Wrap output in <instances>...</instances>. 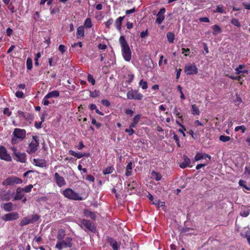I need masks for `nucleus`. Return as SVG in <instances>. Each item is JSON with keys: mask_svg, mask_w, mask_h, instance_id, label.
<instances>
[{"mask_svg": "<svg viewBox=\"0 0 250 250\" xmlns=\"http://www.w3.org/2000/svg\"><path fill=\"white\" fill-rule=\"evenodd\" d=\"M119 41L124 59L127 62L130 61L131 59V52L125 37L124 36H121Z\"/></svg>", "mask_w": 250, "mask_h": 250, "instance_id": "nucleus-1", "label": "nucleus"}, {"mask_svg": "<svg viewBox=\"0 0 250 250\" xmlns=\"http://www.w3.org/2000/svg\"><path fill=\"white\" fill-rule=\"evenodd\" d=\"M80 223L79 226L85 231H86V229H87L94 233L96 232V228L92 221L87 219H82L80 220Z\"/></svg>", "mask_w": 250, "mask_h": 250, "instance_id": "nucleus-2", "label": "nucleus"}, {"mask_svg": "<svg viewBox=\"0 0 250 250\" xmlns=\"http://www.w3.org/2000/svg\"><path fill=\"white\" fill-rule=\"evenodd\" d=\"M63 196L70 200L75 201L83 200V198L70 188H67L63 191Z\"/></svg>", "mask_w": 250, "mask_h": 250, "instance_id": "nucleus-3", "label": "nucleus"}, {"mask_svg": "<svg viewBox=\"0 0 250 250\" xmlns=\"http://www.w3.org/2000/svg\"><path fill=\"white\" fill-rule=\"evenodd\" d=\"M72 239L71 237H67L65 240H61L58 241L56 244V248L59 250H62L63 248H71Z\"/></svg>", "mask_w": 250, "mask_h": 250, "instance_id": "nucleus-4", "label": "nucleus"}, {"mask_svg": "<svg viewBox=\"0 0 250 250\" xmlns=\"http://www.w3.org/2000/svg\"><path fill=\"white\" fill-rule=\"evenodd\" d=\"M33 141L29 144L27 152L30 154L35 153L39 146V138L37 136H32Z\"/></svg>", "mask_w": 250, "mask_h": 250, "instance_id": "nucleus-5", "label": "nucleus"}, {"mask_svg": "<svg viewBox=\"0 0 250 250\" xmlns=\"http://www.w3.org/2000/svg\"><path fill=\"white\" fill-rule=\"evenodd\" d=\"M22 180L20 178L14 176H11L5 179L2 183L3 186H13L15 184H21Z\"/></svg>", "mask_w": 250, "mask_h": 250, "instance_id": "nucleus-6", "label": "nucleus"}, {"mask_svg": "<svg viewBox=\"0 0 250 250\" xmlns=\"http://www.w3.org/2000/svg\"><path fill=\"white\" fill-rule=\"evenodd\" d=\"M126 97L129 100H141L144 96L142 93L139 92L138 90H133L132 88H131L127 92Z\"/></svg>", "mask_w": 250, "mask_h": 250, "instance_id": "nucleus-7", "label": "nucleus"}, {"mask_svg": "<svg viewBox=\"0 0 250 250\" xmlns=\"http://www.w3.org/2000/svg\"><path fill=\"white\" fill-rule=\"evenodd\" d=\"M40 218L38 214H33L31 217H24L20 222V226L22 227L29 224H33L37 222Z\"/></svg>", "mask_w": 250, "mask_h": 250, "instance_id": "nucleus-8", "label": "nucleus"}, {"mask_svg": "<svg viewBox=\"0 0 250 250\" xmlns=\"http://www.w3.org/2000/svg\"><path fill=\"white\" fill-rule=\"evenodd\" d=\"M184 72L187 75H195L198 73V69L195 64L189 63L185 66Z\"/></svg>", "mask_w": 250, "mask_h": 250, "instance_id": "nucleus-9", "label": "nucleus"}, {"mask_svg": "<svg viewBox=\"0 0 250 250\" xmlns=\"http://www.w3.org/2000/svg\"><path fill=\"white\" fill-rule=\"evenodd\" d=\"M0 159L7 162L12 161V158L6 148L3 146H0Z\"/></svg>", "mask_w": 250, "mask_h": 250, "instance_id": "nucleus-10", "label": "nucleus"}, {"mask_svg": "<svg viewBox=\"0 0 250 250\" xmlns=\"http://www.w3.org/2000/svg\"><path fill=\"white\" fill-rule=\"evenodd\" d=\"M19 218V213L17 212H13L5 214L3 216H2V219L4 221H10L17 220Z\"/></svg>", "mask_w": 250, "mask_h": 250, "instance_id": "nucleus-11", "label": "nucleus"}, {"mask_svg": "<svg viewBox=\"0 0 250 250\" xmlns=\"http://www.w3.org/2000/svg\"><path fill=\"white\" fill-rule=\"evenodd\" d=\"M13 134L16 138L23 140L25 137L26 131L23 129L16 128L14 129Z\"/></svg>", "mask_w": 250, "mask_h": 250, "instance_id": "nucleus-12", "label": "nucleus"}, {"mask_svg": "<svg viewBox=\"0 0 250 250\" xmlns=\"http://www.w3.org/2000/svg\"><path fill=\"white\" fill-rule=\"evenodd\" d=\"M54 179L56 184L59 187H62L66 185V182L63 177L60 176L58 173L54 174Z\"/></svg>", "mask_w": 250, "mask_h": 250, "instance_id": "nucleus-13", "label": "nucleus"}, {"mask_svg": "<svg viewBox=\"0 0 250 250\" xmlns=\"http://www.w3.org/2000/svg\"><path fill=\"white\" fill-rule=\"evenodd\" d=\"M166 13V9L164 7H163L160 9L158 14L156 15L157 18L156 20V22L158 24H160L162 23L163 21L165 19V13Z\"/></svg>", "mask_w": 250, "mask_h": 250, "instance_id": "nucleus-14", "label": "nucleus"}, {"mask_svg": "<svg viewBox=\"0 0 250 250\" xmlns=\"http://www.w3.org/2000/svg\"><path fill=\"white\" fill-rule=\"evenodd\" d=\"M182 160L183 161L179 164V167L181 168L184 169L187 167H190V164L191 161L188 157L185 155H184L182 157Z\"/></svg>", "mask_w": 250, "mask_h": 250, "instance_id": "nucleus-15", "label": "nucleus"}, {"mask_svg": "<svg viewBox=\"0 0 250 250\" xmlns=\"http://www.w3.org/2000/svg\"><path fill=\"white\" fill-rule=\"evenodd\" d=\"M14 155L16 157L15 160L21 163H25L26 160V155L25 153L15 152Z\"/></svg>", "mask_w": 250, "mask_h": 250, "instance_id": "nucleus-16", "label": "nucleus"}, {"mask_svg": "<svg viewBox=\"0 0 250 250\" xmlns=\"http://www.w3.org/2000/svg\"><path fill=\"white\" fill-rule=\"evenodd\" d=\"M107 242L113 250H118L120 247V244H119L116 240L111 237H108Z\"/></svg>", "mask_w": 250, "mask_h": 250, "instance_id": "nucleus-17", "label": "nucleus"}, {"mask_svg": "<svg viewBox=\"0 0 250 250\" xmlns=\"http://www.w3.org/2000/svg\"><path fill=\"white\" fill-rule=\"evenodd\" d=\"M33 164L37 167H44L47 166V162L44 159H34Z\"/></svg>", "mask_w": 250, "mask_h": 250, "instance_id": "nucleus-18", "label": "nucleus"}, {"mask_svg": "<svg viewBox=\"0 0 250 250\" xmlns=\"http://www.w3.org/2000/svg\"><path fill=\"white\" fill-rule=\"evenodd\" d=\"M24 196V192L21 188L18 187L16 189V195L14 197V200H20L22 199Z\"/></svg>", "mask_w": 250, "mask_h": 250, "instance_id": "nucleus-19", "label": "nucleus"}, {"mask_svg": "<svg viewBox=\"0 0 250 250\" xmlns=\"http://www.w3.org/2000/svg\"><path fill=\"white\" fill-rule=\"evenodd\" d=\"M68 153L75 157H76L78 159H80L84 156L85 157H88L90 155V154L89 153H82L81 152H76L72 150H69L68 151Z\"/></svg>", "mask_w": 250, "mask_h": 250, "instance_id": "nucleus-20", "label": "nucleus"}, {"mask_svg": "<svg viewBox=\"0 0 250 250\" xmlns=\"http://www.w3.org/2000/svg\"><path fill=\"white\" fill-rule=\"evenodd\" d=\"M208 158L210 159L211 156L210 155L203 153H197L195 156L194 159L195 161H198L202 159H205L206 158Z\"/></svg>", "mask_w": 250, "mask_h": 250, "instance_id": "nucleus-21", "label": "nucleus"}, {"mask_svg": "<svg viewBox=\"0 0 250 250\" xmlns=\"http://www.w3.org/2000/svg\"><path fill=\"white\" fill-rule=\"evenodd\" d=\"M84 216L87 218H89L93 220H95L96 216L95 213L88 209H85L83 210Z\"/></svg>", "mask_w": 250, "mask_h": 250, "instance_id": "nucleus-22", "label": "nucleus"}, {"mask_svg": "<svg viewBox=\"0 0 250 250\" xmlns=\"http://www.w3.org/2000/svg\"><path fill=\"white\" fill-rule=\"evenodd\" d=\"M124 18V16L119 17L115 21L114 26L119 31H121L122 29V21Z\"/></svg>", "mask_w": 250, "mask_h": 250, "instance_id": "nucleus-23", "label": "nucleus"}, {"mask_svg": "<svg viewBox=\"0 0 250 250\" xmlns=\"http://www.w3.org/2000/svg\"><path fill=\"white\" fill-rule=\"evenodd\" d=\"M0 198L4 201L10 200V191L2 190L0 192Z\"/></svg>", "mask_w": 250, "mask_h": 250, "instance_id": "nucleus-24", "label": "nucleus"}, {"mask_svg": "<svg viewBox=\"0 0 250 250\" xmlns=\"http://www.w3.org/2000/svg\"><path fill=\"white\" fill-rule=\"evenodd\" d=\"M84 28L82 26H79L77 30L76 36L78 39H80L84 36Z\"/></svg>", "mask_w": 250, "mask_h": 250, "instance_id": "nucleus-25", "label": "nucleus"}, {"mask_svg": "<svg viewBox=\"0 0 250 250\" xmlns=\"http://www.w3.org/2000/svg\"><path fill=\"white\" fill-rule=\"evenodd\" d=\"M60 96V92L58 90H54L48 93L46 95V98H51L53 97H58Z\"/></svg>", "mask_w": 250, "mask_h": 250, "instance_id": "nucleus-26", "label": "nucleus"}, {"mask_svg": "<svg viewBox=\"0 0 250 250\" xmlns=\"http://www.w3.org/2000/svg\"><path fill=\"white\" fill-rule=\"evenodd\" d=\"M65 235V231L63 229H59L57 235V238L58 241L63 240V238Z\"/></svg>", "mask_w": 250, "mask_h": 250, "instance_id": "nucleus-27", "label": "nucleus"}, {"mask_svg": "<svg viewBox=\"0 0 250 250\" xmlns=\"http://www.w3.org/2000/svg\"><path fill=\"white\" fill-rule=\"evenodd\" d=\"M211 28L213 30L212 34L213 35H216L222 32V29L217 24L214 25Z\"/></svg>", "mask_w": 250, "mask_h": 250, "instance_id": "nucleus-28", "label": "nucleus"}, {"mask_svg": "<svg viewBox=\"0 0 250 250\" xmlns=\"http://www.w3.org/2000/svg\"><path fill=\"white\" fill-rule=\"evenodd\" d=\"M13 205L11 202L4 203L3 205V208L6 211H11L13 210Z\"/></svg>", "mask_w": 250, "mask_h": 250, "instance_id": "nucleus-29", "label": "nucleus"}, {"mask_svg": "<svg viewBox=\"0 0 250 250\" xmlns=\"http://www.w3.org/2000/svg\"><path fill=\"white\" fill-rule=\"evenodd\" d=\"M132 163L130 162L126 167L125 175L127 177L130 176L132 173Z\"/></svg>", "mask_w": 250, "mask_h": 250, "instance_id": "nucleus-30", "label": "nucleus"}, {"mask_svg": "<svg viewBox=\"0 0 250 250\" xmlns=\"http://www.w3.org/2000/svg\"><path fill=\"white\" fill-rule=\"evenodd\" d=\"M191 114L193 115H199L200 114L199 109L196 104H192L191 105Z\"/></svg>", "mask_w": 250, "mask_h": 250, "instance_id": "nucleus-31", "label": "nucleus"}, {"mask_svg": "<svg viewBox=\"0 0 250 250\" xmlns=\"http://www.w3.org/2000/svg\"><path fill=\"white\" fill-rule=\"evenodd\" d=\"M180 111V108H177V107H175L173 110V114L175 115L179 119H180L181 121H183V116L182 115H181Z\"/></svg>", "mask_w": 250, "mask_h": 250, "instance_id": "nucleus-32", "label": "nucleus"}, {"mask_svg": "<svg viewBox=\"0 0 250 250\" xmlns=\"http://www.w3.org/2000/svg\"><path fill=\"white\" fill-rule=\"evenodd\" d=\"M167 37L168 41L170 43H173L174 42L175 35L172 32H168L167 34Z\"/></svg>", "mask_w": 250, "mask_h": 250, "instance_id": "nucleus-33", "label": "nucleus"}, {"mask_svg": "<svg viewBox=\"0 0 250 250\" xmlns=\"http://www.w3.org/2000/svg\"><path fill=\"white\" fill-rule=\"evenodd\" d=\"M23 119L26 120L27 121L31 123V121H32L34 119V116L32 114L30 113H26L23 117Z\"/></svg>", "mask_w": 250, "mask_h": 250, "instance_id": "nucleus-34", "label": "nucleus"}, {"mask_svg": "<svg viewBox=\"0 0 250 250\" xmlns=\"http://www.w3.org/2000/svg\"><path fill=\"white\" fill-rule=\"evenodd\" d=\"M114 170V167L112 166H110L104 169L103 173L104 175L109 174L112 173Z\"/></svg>", "mask_w": 250, "mask_h": 250, "instance_id": "nucleus-35", "label": "nucleus"}, {"mask_svg": "<svg viewBox=\"0 0 250 250\" xmlns=\"http://www.w3.org/2000/svg\"><path fill=\"white\" fill-rule=\"evenodd\" d=\"M151 174L153 176L154 178L157 181L160 180L162 178L161 174L158 172H157L155 171H152L151 173Z\"/></svg>", "mask_w": 250, "mask_h": 250, "instance_id": "nucleus-36", "label": "nucleus"}, {"mask_svg": "<svg viewBox=\"0 0 250 250\" xmlns=\"http://www.w3.org/2000/svg\"><path fill=\"white\" fill-rule=\"evenodd\" d=\"M136 185H137V183L135 182L127 183L126 188L128 189H130V190H132L135 188V186H136Z\"/></svg>", "mask_w": 250, "mask_h": 250, "instance_id": "nucleus-37", "label": "nucleus"}, {"mask_svg": "<svg viewBox=\"0 0 250 250\" xmlns=\"http://www.w3.org/2000/svg\"><path fill=\"white\" fill-rule=\"evenodd\" d=\"M215 12L220 13L221 14L226 13V11L223 8V5H217L216 6V10L214 11Z\"/></svg>", "mask_w": 250, "mask_h": 250, "instance_id": "nucleus-38", "label": "nucleus"}, {"mask_svg": "<svg viewBox=\"0 0 250 250\" xmlns=\"http://www.w3.org/2000/svg\"><path fill=\"white\" fill-rule=\"evenodd\" d=\"M26 67L28 70H31L32 68V60L29 57L27 58L26 60Z\"/></svg>", "mask_w": 250, "mask_h": 250, "instance_id": "nucleus-39", "label": "nucleus"}, {"mask_svg": "<svg viewBox=\"0 0 250 250\" xmlns=\"http://www.w3.org/2000/svg\"><path fill=\"white\" fill-rule=\"evenodd\" d=\"M84 25L86 28H90L92 26L91 20L90 18H87L84 21Z\"/></svg>", "mask_w": 250, "mask_h": 250, "instance_id": "nucleus-40", "label": "nucleus"}, {"mask_svg": "<svg viewBox=\"0 0 250 250\" xmlns=\"http://www.w3.org/2000/svg\"><path fill=\"white\" fill-rule=\"evenodd\" d=\"M100 92L99 90H95L93 91H90V96L92 98H96L100 96Z\"/></svg>", "mask_w": 250, "mask_h": 250, "instance_id": "nucleus-41", "label": "nucleus"}, {"mask_svg": "<svg viewBox=\"0 0 250 250\" xmlns=\"http://www.w3.org/2000/svg\"><path fill=\"white\" fill-rule=\"evenodd\" d=\"M33 186L31 184H30L27 186H26L24 188H21V189H22V190L24 191V192L25 193H28V192H30L31 190H32V188H33Z\"/></svg>", "mask_w": 250, "mask_h": 250, "instance_id": "nucleus-42", "label": "nucleus"}, {"mask_svg": "<svg viewBox=\"0 0 250 250\" xmlns=\"http://www.w3.org/2000/svg\"><path fill=\"white\" fill-rule=\"evenodd\" d=\"M139 84L142 87V88L144 90L147 89L148 87L147 82L146 81H144L143 80H141L139 82Z\"/></svg>", "mask_w": 250, "mask_h": 250, "instance_id": "nucleus-43", "label": "nucleus"}, {"mask_svg": "<svg viewBox=\"0 0 250 250\" xmlns=\"http://www.w3.org/2000/svg\"><path fill=\"white\" fill-rule=\"evenodd\" d=\"M219 140L223 142H227L230 140V137L226 135H221L219 137Z\"/></svg>", "mask_w": 250, "mask_h": 250, "instance_id": "nucleus-44", "label": "nucleus"}, {"mask_svg": "<svg viewBox=\"0 0 250 250\" xmlns=\"http://www.w3.org/2000/svg\"><path fill=\"white\" fill-rule=\"evenodd\" d=\"M113 23V19L110 18L107 21L105 22V26L107 29H110L111 25Z\"/></svg>", "mask_w": 250, "mask_h": 250, "instance_id": "nucleus-45", "label": "nucleus"}, {"mask_svg": "<svg viewBox=\"0 0 250 250\" xmlns=\"http://www.w3.org/2000/svg\"><path fill=\"white\" fill-rule=\"evenodd\" d=\"M87 81L91 83V84L94 85L95 84V80L94 79L93 76L90 74H88L87 75Z\"/></svg>", "mask_w": 250, "mask_h": 250, "instance_id": "nucleus-46", "label": "nucleus"}, {"mask_svg": "<svg viewBox=\"0 0 250 250\" xmlns=\"http://www.w3.org/2000/svg\"><path fill=\"white\" fill-rule=\"evenodd\" d=\"M60 12V8L58 6H56L53 8H50V14L54 15Z\"/></svg>", "mask_w": 250, "mask_h": 250, "instance_id": "nucleus-47", "label": "nucleus"}, {"mask_svg": "<svg viewBox=\"0 0 250 250\" xmlns=\"http://www.w3.org/2000/svg\"><path fill=\"white\" fill-rule=\"evenodd\" d=\"M245 181L243 180H240L239 181V184L240 186L243 187L246 189L250 190V188H249L245 184Z\"/></svg>", "mask_w": 250, "mask_h": 250, "instance_id": "nucleus-48", "label": "nucleus"}, {"mask_svg": "<svg viewBox=\"0 0 250 250\" xmlns=\"http://www.w3.org/2000/svg\"><path fill=\"white\" fill-rule=\"evenodd\" d=\"M231 23L237 27H240L241 26L238 20L235 18H233L231 20Z\"/></svg>", "mask_w": 250, "mask_h": 250, "instance_id": "nucleus-49", "label": "nucleus"}, {"mask_svg": "<svg viewBox=\"0 0 250 250\" xmlns=\"http://www.w3.org/2000/svg\"><path fill=\"white\" fill-rule=\"evenodd\" d=\"M239 130H241L242 132L244 133L246 131V128L244 125H240L235 127V131H238Z\"/></svg>", "mask_w": 250, "mask_h": 250, "instance_id": "nucleus-50", "label": "nucleus"}, {"mask_svg": "<svg viewBox=\"0 0 250 250\" xmlns=\"http://www.w3.org/2000/svg\"><path fill=\"white\" fill-rule=\"evenodd\" d=\"M134 78V75L133 74H129L127 77V83H130L133 81Z\"/></svg>", "mask_w": 250, "mask_h": 250, "instance_id": "nucleus-51", "label": "nucleus"}, {"mask_svg": "<svg viewBox=\"0 0 250 250\" xmlns=\"http://www.w3.org/2000/svg\"><path fill=\"white\" fill-rule=\"evenodd\" d=\"M182 53L183 54L185 53V56L187 57L189 56L190 53V49L189 48H182Z\"/></svg>", "mask_w": 250, "mask_h": 250, "instance_id": "nucleus-52", "label": "nucleus"}, {"mask_svg": "<svg viewBox=\"0 0 250 250\" xmlns=\"http://www.w3.org/2000/svg\"><path fill=\"white\" fill-rule=\"evenodd\" d=\"M141 115L137 114L136 116H135L133 118V122L138 124L141 119Z\"/></svg>", "mask_w": 250, "mask_h": 250, "instance_id": "nucleus-53", "label": "nucleus"}, {"mask_svg": "<svg viewBox=\"0 0 250 250\" xmlns=\"http://www.w3.org/2000/svg\"><path fill=\"white\" fill-rule=\"evenodd\" d=\"M125 132L128 133L129 136L132 135L135 132V130L133 129L130 128H126L125 129Z\"/></svg>", "mask_w": 250, "mask_h": 250, "instance_id": "nucleus-54", "label": "nucleus"}, {"mask_svg": "<svg viewBox=\"0 0 250 250\" xmlns=\"http://www.w3.org/2000/svg\"><path fill=\"white\" fill-rule=\"evenodd\" d=\"M125 113L130 117L132 116L134 111L131 109H126L125 110Z\"/></svg>", "mask_w": 250, "mask_h": 250, "instance_id": "nucleus-55", "label": "nucleus"}, {"mask_svg": "<svg viewBox=\"0 0 250 250\" xmlns=\"http://www.w3.org/2000/svg\"><path fill=\"white\" fill-rule=\"evenodd\" d=\"M101 103L103 105H104L106 107H108L110 105V103L108 100L106 99L102 100L101 101Z\"/></svg>", "mask_w": 250, "mask_h": 250, "instance_id": "nucleus-56", "label": "nucleus"}, {"mask_svg": "<svg viewBox=\"0 0 250 250\" xmlns=\"http://www.w3.org/2000/svg\"><path fill=\"white\" fill-rule=\"evenodd\" d=\"M148 30L146 29L145 31H142L140 33V37L141 38H145L148 36Z\"/></svg>", "mask_w": 250, "mask_h": 250, "instance_id": "nucleus-57", "label": "nucleus"}, {"mask_svg": "<svg viewBox=\"0 0 250 250\" xmlns=\"http://www.w3.org/2000/svg\"><path fill=\"white\" fill-rule=\"evenodd\" d=\"M3 112L4 114L7 115L8 117H10L12 114L11 111H9V109L8 107L5 108Z\"/></svg>", "mask_w": 250, "mask_h": 250, "instance_id": "nucleus-58", "label": "nucleus"}, {"mask_svg": "<svg viewBox=\"0 0 250 250\" xmlns=\"http://www.w3.org/2000/svg\"><path fill=\"white\" fill-rule=\"evenodd\" d=\"M15 95L17 98H22L24 94L22 91L18 90L16 92Z\"/></svg>", "mask_w": 250, "mask_h": 250, "instance_id": "nucleus-59", "label": "nucleus"}, {"mask_svg": "<svg viewBox=\"0 0 250 250\" xmlns=\"http://www.w3.org/2000/svg\"><path fill=\"white\" fill-rule=\"evenodd\" d=\"M85 179L87 181H89L92 182H93L95 181L94 177L90 174L87 175Z\"/></svg>", "mask_w": 250, "mask_h": 250, "instance_id": "nucleus-60", "label": "nucleus"}, {"mask_svg": "<svg viewBox=\"0 0 250 250\" xmlns=\"http://www.w3.org/2000/svg\"><path fill=\"white\" fill-rule=\"evenodd\" d=\"M249 214H250V211H249V210H244L243 211H241V213H240V215L242 216H243V217H247Z\"/></svg>", "mask_w": 250, "mask_h": 250, "instance_id": "nucleus-61", "label": "nucleus"}, {"mask_svg": "<svg viewBox=\"0 0 250 250\" xmlns=\"http://www.w3.org/2000/svg\"><path fill=\"white\" fill-rule=\"evenodd\" d=\"M59 50L63 54L65 51V47L62 44H61L59 46Z\"/></svg>", "mask_w": 250, "mask_h": 250, "instance_id": "nucleus-62", "label": "nucleus"}, {"mask_svg": "<svg viewBox=\"0 0 250 250\" xmlns=\"http://www.w3.org/2000/svg\"><path fill=\"white\" fill-rule=\"evenodd\" d=\"M246 237L247 239L249 244L250 245V229L247 230L246 232Z\"/></svg>", "mask_w": 250, "mask_h": 250, "instance_id": "nucleus-63", "label": "nucleus"}, {"mask_svg": "<svg viewBox=\"0 0 250 250\" xmlns=\"http://www.w3.org/2000/svg\"><path fill=\"white\" fill-rule=\"evenodd\" d=\"M242 102L241 98L238 96H237L236 99L234 101V103L236 104V105H239Z\"/></svg>", "mask_w": 250, "mask_h": 250, "instance_id": "nucleus-64", "label": "nucleus"}]
</instances>
